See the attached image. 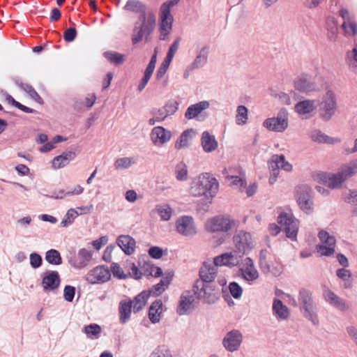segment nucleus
I'll return each mask as SVG.
<instances>
[{"instance_id":"9","label":"nucleus","mask_w":357,"mask_h":357,"mask_svg":"<svg viewBox=\"0 0 357 357\" xmlns=\"http://www.w3.org/2000/svg\"><path fill=\"white\" fill-rule=\"evenodd\" d=\"M233 241L236 249V252L243 255H248L254 248L253 241L250 233L243 230H239L233 236Z\"/></svg>"},{"instance_id":"48","label":"nucleus","mask_w":357,"mask_h":357,"mask_svg":"<svg viewBox=\"0 0 357 357\" xmlns=\"http://www.w3.org/2000/svg\"><path fill=\"white\" fill-rule=\"evenodd\" d=\"M347 63L350 67L354 68V71H357V49L354 48L351 51L347 53Z\"/></svg>"},{"instance_id":"38","label":"nucleus","mask_w":357,"mask_h":357,"mask_svg":"<svg viewBox=\"0 0 357 357\" xmlns=\"http://www.w3.org/2000/svg\"><path fill=\"white\" fill-rule=\"evenodd\" d=\"M144 272V275L153 276L155 278L162 275L161 268L155 266L150 262H144V265L140 267Z\"/></svg>"},{"instance_id":"57","label":"nucleus","mask_w":357,"mask_h":357,"mask_svg":"<svg viewBox=\"0 0 357 357\" xmlns=\"http://www.w3.org/2000/svg\"><path fill=\"white\" fill-rule=\"evenodd\" d=\"M77 34L76 29L75 27H70L64 31L63 39L68 43L73 42L75 39Z\"/></svg>"},{"instance_id":"39","label":"nucleus","mask_w":357,"mask_h":357,"mask_svg":"<svg viewBox=\"0 0 357 357\" xmlns=\"http://www.w3.org/2000/svg\"><path fill=\"white\" fill-rule=\"evenodd\" d=\"M340 169L341 171V174H343L346 180L348 178L353 176L357 174V158L351 160L347 164L342 166Z\"/></svg>"},{"instance_id":"24","label":"nucleus","mask_w":357,"mask_h":357,"mask_svg":"<svg viewBox=\"0 0 357 357\" xmlns=\"http://www.w3.org/2000/svg\"><path fill=\"white\" fill-rule=\"evenodd\" d=\"M118 245L122 249L127 255H130L135 250V240L129 235H121L116 240Z\"/></svg>"},{"instance_id":"41","label":"nucleus","mask_w":357,"mask_h":357,"mask_svg":"<svg viewBox=\"0 0 357 357\" xmlns=\"http://www.w3.org/2000/svg\"><path fill=\"white\" fill-rule=\"evenodd\" d=\"M175 176L178 181H185L188 180V167L183 161L179 162L175 166Z\"/></svg>"},{"instance_id":"18","label":"nucleus","mask_w":357,"mask_h":357,"mask_svg":"<svg viewBox=\"0 0 357 357\" xmlns=\"http://www.w3.org/2000/svg\"><path fill=\"white\" fill-rule=\"evenodd\" d=\"M241 255H238L236 251L223 253L214 258L213 263L217 267L222 266H236L239 264Z\"/></svg>"},{"instance_id":"17","label":"nucleus","mask_w":357,"mask_h":357,"mask_svg":"<svg viewBox=\"0 0 357 357\" xmlns=\"http://www.w3.org/2000/svg\"><path fill=\"white\" fill-rule=\"evenodd\" d=\"M92 258V252L85 248L78 251L77 255L68 257V263L75 268H82L88 265Z\"/></svg>"},{"instance_id":"2","label":"nucleus","mask_w":357,"mask_h":357,"mask_svg":"<svg viewBox=\"0 0 357 357\" xmlns=\"http://www.w3.org/2000/svg\"><path fill=\"white\" fill-rule=\"evenodd\" d=\"M218 188L217 179L209 173H204L192 180L189 192L195 197L204 196L211 199L216 195ZM208 203L211 204V200Z\"/></svg>"},{"instance_id":"3","label":"nucleus","mask_w":357,"mask_h":357,"mask_svg":"<svg viewBox=\"0 0 357 357\" xmlns=\"http://www.w3.org/2000/svg\"><path fill=\"white\" fill-rule=\"evenodd\" d=\"M220 288L214 282H204L197 280L193 285L194 294L199 300L207 304L215 303L220 296Z\"/></svg>"},{"instance_id":"26","label":"nucleus","mask_w":357,"mask_h":357,"mask_svg":"<svg viewBox=\"0 0 357 357\" xmlns=\"http://www.w3.org/2000/svg\"><path fill=\"white\" fill-rule=\"evenodd\" d=\"M209 105L210 104L207 100L200 101L196 104L191 105L187 108L185 113V117L188 120L195 119L198 116L202 111L208 109Z\"/></svg>"},{"instance_id":"14","label":"nucleus","mask_w":357,"mask_h":357,"mask_svg":"<svg viewBox=\"0 0 357 357\" xmlns=\"http://www.w3.org/2000/svg\"><path fill=\"white\" fill-rule=\"evenodd\" d=\"M176 231L181 235L189 236L197 233L193 218L191 216L184 215L176 221Z\"/></svg>"},{"instance_id":"27","label":"nucleus","mask_w":357,"mask_h":357,"mask_svg":"<svg viewBox=\"0 0 357 357\" xmlns=\"http://www.w3.org/2000/svg\"><path fill=\"white\" fill-rule=\"evenodd\" d=\"M132 307V301L130 299L128 301L123 300L119 303V321L121 324H124L130 320Z\"/></svg>"},{"instance_id":"12","label":"nucleus","mask_w":357,"mask_h":357,"mask_svg":"<svg viewBox=\"0 0 357 357\" xmlns=\"http://www.w3.org/2000/svg\"><path fill=\"white\" fill-rule=\"evenodd\" d=\"M319 238L324 245L317 246V250L324 256H331L335 252V238L326 231L319 232Z\"/></svg>"},{"instance_id":"34","label":"nucleus","mask_w":357,"mask_h":357,"mask_svg":"<svg viewBox=\"0 0 357 357\" xmlns=\"http://www.w3.org/2000/svg\"><path fill=\"white\" fill-rule=\"evenodd\" d=\"M123 9L135 13H139L140 15L146 13V5L139 0H128Z\"/></svg>"},{"instance_id":"47","label":"nucleus","mask_w":357,"mask_h":357,"mask_svg":"<svg viewBox=\"0 0 357 357\" xmlns=\"http://www.w3.org/2000/svg\"><path fill=\"white\" fill-rule=\"evenodd\" d=\"M151 357H172V354L167 346L160 345L151 353Z\"/></svg>"},{"instance_id":"54","label":"nucleus","mask_w":357,"mask_h":357,"mask_svg":"<svg viewBox=\"0 0 357 357\" xmlns=\"http://www.w3.org/2000/svg\"><path fill=\"white\" fill-rule=\"evenodd\" d=\"M163 108L169 116L173 115L178 110V102L174 100H170L165 105Z\"/></svg>"},{"instance_id":"19","label":"nucleus","mask_w":357,"mask_h":357,"mask_svg":"<svg viewBox=\"0 0 357 357\" xmlns=\"http://www.w3.org/2000/svg\"><path fill=\"white\" fill-rule=\"evenodd\" d=\"M217 273L218 267L214 264L204 262L199 272V281L212 282L216 278Z\"/></svg>"},{"instance_id":"55","label":"nucleus","mask_w":357,"mask_h":357,"mask_svg":"<svg viewBox=\"0 0 357 357\" xmlns=\"http://www.w3.org/2000/svg\"><path fill=\"white\" fill-rule=\"evenodd\" d=\"M342 28L346 34L356 35L357 33V24L354 22H349L347 23L344 21L342 24Z\"/></svg>"},{"instance_id":"45","label":"nucleus","mask_w":357,"mask_h":357,"mask_svg":"<svg viewBox=\"0 0 357 357\" xmlns=\"http://www.w3.org/2000/svg\"><path fill=\"white\" fill-rule=\"evenodd\" d=\"M155 211L160 216V218L163 221H167L170 220L172 217V208L168 205H158L156 206Z\"/></svg>"},{"instance_id":"15","label":"nucleus","mask_w":357,"mask_h":357,"mask_svg":"<svg viewBox=\"0 0 357 357\" xmlns=\"http://www.w3.org/2000/svg\"><path fill=\"white\" fill-rule=\"evenodd\" d=\"M61 283L59 273L56 271H47L44 273L41 285L45 292L53 291L57 289Z\"/></svg>"},{"instance_id":"10","label":"nucleus","mask_w":357,"mask_h":357,"mask_svg":"<svg viewBox=\"0 0 357 357\" xmlns=\"http://www.w3.org/2000/svg\"><path fill=\"white\" fill-rule=\"evenodd\" d=\"M278 222L283 227L287 238H294L296 237L298 225L291 215L284 212L281 213L278 217Z\"/></svg>"},{"instance_id":"63","label":"nucleus","mask_w":357,"mask_h":357,"mask_svg":"<svg viewBox=\"0 0 357 357\" xmlns=\"http://www.w3.org/2000/svg\"><path fill=\"white\" fill-rule=\"evenodd\" d=\"M165 290V287L162 285H160V282L153 285L152 288L147 291L148 293H150V295H153V296H158Z\"/></svg>"},{"instance_id":"62","label":"nucleus","mask_w":357,"mask_h":357,"mask_svg":"<svg viewBox=\"0 0 357 357\" xmlns=\"http://www.w3.org/2000/svg\"><path fill=\"white\" fill-rule=\"evenodd\" d=\"M177 3H178L174 0H168L161 5L160 11L171 14V8Z\"/></svg>"},{"instance_id":"20","label":"nucleus","mask_w":357,"mask_h":357,"mask_svg":"<svg viewBox=\"0 0 357 357\" xmlns=\"http://www.w3.org/2000/svg\"><path fill=\"white\" fill-rule=\"evenodd\" d=\"M243 264L244 266L240 269L243 278L248 282L256 280L259 278V273L255 267L253 260L246 257Z\"/></svg>"},{"instance_id":"16","label":"nucleus","mask_w":357,"mask_h":357,"mask_svg":"<svg viewBox=\"0 0 357 357\" xmlns=\"http://www.w3.org/2000/svg\"><path fill=\"white\" fill-rule=\"evenodd\" d=\"M190 291H184L181 297L176 312L179 315L189 314L194 310L195 296Z\"/></svg>"},{"instance_id":"43","label":"nucleus","mask_w":357,"mask_h":357,"mask_svg":"<svg viewBox=\"0 0 357 357\" xmlns=\"http://www.w3.org/2000/svg\"><path fill=\"white\" fill-rule=\"evenodd\" d=\"M160 23L159 29H162L165 31V29L172 30V24H173V16L171 14L165 13L160 11Z\"/></svg>"},{"instance_id":"58","label":"nucleus","mask_w":357,"mask_h":357,"mask_svg":"<svg viewBox=\"0 0 357 357\" xmlns=\"http://www.w3.org/2000/svg\"><path fill=\"white\" fill-rule=\"evenodd\" d=\"M148 253L151 258L159 259L163 255V250L158 246H152L149 249Z\"/></svg>"},{"instance_id":"4","label":"nucleus","mask_w":357,"mask_h":357,"mask_svg":"<svg viewBox=\"0 0 357 357\" xmlns=\"http://www.w3.org/2000/svg\"><path fill=\"white\" fill-rule=\"evenodd\" d=\"M300 308L304 312V317L312 321L314 325L319 324L316 307L313 305L312 292L306 289H301L298 294Z\"/></svg>"},{"instance_id":"7","label":"nucleus","mask_w":357,"mask_h":357,"mask_svg":"<svg viewBox=\"0 0 357 357\" xmlns=\"http://www.w3.org/2000/svg\"><path fill=\"white\" fill-rule=\"evenodd\" d=\"M288 116L287 109L281 108L277 116L266 119L263 123V126L268 130L282 132L288 127Z\"/></svg>"},{"instance_id":"49","label":"nucleus","mask_w":357,"mask_h":357,"mask_svg":"<svg viewBox=\"0 0 357 357\" xmlns=\"http://www.w3.org/2000/svg\"><path fill=\"white\" fill-rule=\"evenodd\" d=\"M229 289L231 295L236 299L240 298L242 296L243 289L236 282H231L229 284Z\"/></svg>"},{"instance_id":"60","label":"nucleus","mask_w":357,"mask_h":357,"mask_svg":"<svg viewBox=\"0 0 357 357\" xmlns=\"http://www.w3.org/2000/svg\"><path fill=\"white\" fill-rule=\"evenodd\" d=\"M275 159H278L280 164V169H284L286 172H290L292 169V165L285 160V157L284 155H278V157H275Z\"/></svg>"},{"instance_id":"33","label":"nucleus","mask_w":357,"mask_h":357,"mask_svg":"<svg viewBox=\"0 0 357 357\" xmlns=\"http://www.w3.org/2000/svg\"><path fill=\"white\" fill-rule=\"evenodd\" d=\"M273 312L280 319H286L289 316L288 307L278 298H275L273 301Z\"/></svg>"},{"instance_id":"44","label":"nucleus","mask_w":357,"mask_h":357,"mask_svg":"<svg viewBox=\"0 0 357 357\" xmlns=\"http://www.w3.org/2000/svg\"><path fill=\"white\" fill-rule=\"evenodd\" d=\"M101 331V327L97 324H91L84 327V332L91 339L98 338Z\"/></svg>"},{"instance_id":"53","label":"nucleus","mask_w":357,"mask_h":357,"mask_svg":"<svg viewBox=\"0 0 357 357\" xmlns=\"http://www.w3.org/2000/svg\"><path fill=\"white\" fill-rule=\"evenodd\" d=\"M30 265L33 268H38L42 266L43 259L42 257L36 253L33 252L29 255Z\"/></svg>"},{"instance_id":"22","label":"nucleus","mask_w":357,"mask_h":357,"mask_svg":"<svg viewBox=\"0 0 357 357\" xmlns=\"http://www.w3.org/2000/svg\"><path fill=\"white\" fill-rule=\"evenodd\" d=\"M324 296L325 301L328 303L330 305L333 307L337 308L341 311H345L348 310L349 306L346 304L345 301L337 296L333 291L330 289H326L324 291Z\"/></svg>"},{"instance_id":"61","label":"nucleus","mask_w":357,"mask_h":357,"mask_svg":"<svg viewBox=\"0 0 357 357\" xmlns=\"http://www.w3.org/2000/svg\"><path fill=\"white\" fill-rule=\"evenodd\" d=\"M177 3H178L174 0H168L161 5L160 11L171 14V8Z\"/></svg>"},{"instance_id":"6","label":"nucleus","mask_w":357,"mask_h":357,"mask_svg":"<svg viewBox=\"0 0 357 357\" xmlns=\"http://www.w3.org/2000/svg\"><path fill=\"white\" fill-rule=\"evenodd\" d=\"M294 196L297 204L303 212L310 214L313 211L312 190L307 185H301L295 188Z\"/></svg>"},{"instance_id":"36","label":"nucleus","mask_w":357,"mask_h":357,"mask_svg":"<svg viewBox=\"0 0 357 357\" xmlns=\"http://www.w3.org/2000/svg\"><path fill=\"white\" fill-rule=\"evenodd\" d=\"M149 296L150 293H148L147 291H143L135 297L133 305V311L135 313L139 312L144 308Z\"/></svg>"},{"instance_id":"8","label":"nucleus","mask_w":357,"mask_h":357,"mask_svg":"<svg viewBox=\"0 0 357 357\" xmlns=\"http://www.w3.org/2000/svg\"><path fill=\"white\" fill-rule=\"evenodd\" d=\"M336 109L335 95L333 91L328 90L323 96L319 105L320 116L324 121H328L335 114Z\"/></svg>"},{"instance_id":"37","label":"nucleus","mask_w":357,"mask_h":357,"mask_svg":"<svg viewBox=\"0 0 357 357\" xmlns=\"http://www.w3.org/2000/svg\"><path fill=\"white\" fill-rule=\"evenodd\" d=\"M194 131L192 128L183 131L175 144V148L181 149L189 146V142L192 139L191 133Z\"/></svg>"},{"instance_id":"32","label":"nucleus","mask_w":357,"mask_h":357,"mask_svg":"<svg viewBox=\"0 0 357 357\" xmlns=\"http://www.w3.org/2000/svg\"><path fill=\"white\" fill-rule=\"evenodd\" d=\"M294 87L296 90L307 93L315 89V84L310 82L307 77L302 76L294 81Z\"/></svg>"},{"instance_id":"35","label":"nucleus","mask_w":357,"mask_h":357,"mask_svg":"<svg viewBox=\"0 0 357 357\" xmlns=\"http://www.w3.org/2000/svg\"><path fill=\"white\" fill-rule=\"evenodd\" d=\"M327 37L330 41H335L338 35L337 22L334 17L326 20Z\"/></svg>"},{"instance_id":"42","label":"nucleus","mask_w":357,"mask_h":357,"mask_svg":"<svg viewBox=\"0 0 357 357\" xmlns=\"http://www.w3.org/2000/svg\"><path fill=\"white\" fill-rule=\"evenodd\" d=\"M104 56L112 63L116 66L121 65L125 61V55L116 52L107 51L104 53Z\"/></svg>"},{"instance_id":"1","label":"nucleus","mask_w":357,"mask_h":357,"mask_svg":"<svg viewBox=\"0 0 357 357\" xmlns=\"http://www.w3.org/2000/svg\"><path fill=\"white\" fill-rule=\"evenodd\" d=\"M156 17L153 13L149 12L139 15L132 29L131 40L132 45H136L143 40L145 43L151 41V35L155 28Z\"/></svg>"},{"instance_id":"52","label":"nucleus","mask_w":357,"mask_h":357,"mask_svg":"<svg viewBox=\"0 0 357 357\" xmlns=\"http://www.w3.org/2000/svg\"><path fill=\"white\" fill-rule=\"evenodd\" d=\"M111 271L114 277L119 279H126L128 278V275L124 273L123 269L117 263L113 262L111 264Z\"/></svg>"},{"instance_id":"51","label":"nucleus","mask_w":357,"mask_h":357,"mask_svg":"<svg viewBox=\"0 0 357 357\" xmlns=\"http://www.w3.org/2000/svg\"><path fill=\"white\" fill-rule=\"evenodd\" d=\"M133 162L130 158H121L117 159L114 162V166L116 169H126L130 167Z\"/></svg>"},{"instance_id":"23","label":"nucleus","mask_w":357,"mask_h":357,"mask_svg":"<svg viewBox=\"0 0 357 357\" xmlns=\"http://www.w3.org/2000/svg\"><path fill=\"white\" fill-rule=\"evenodd\" d=\"M321 179L324 180L325 184L330 188H339L346 181L340 169L336 174H322Z\"/></svg>"},{"instance_id":"29","label":"nucleus","mask_w":357,"mask_h":357,"mask_svg":"<svg viewBox=\"0 0 357 357\" xmlns=\"http://www.w3.org/2000/svg\"><path fill=\"white\" fill-rule=\"evenodd\" d=\"M201 144L203 150L206 153L212 152L218 148V142L215 136L211 135L208 131L203 132Z\"/></svg>"},{"instance_id":"46","label":"nucleus","mask_w":357,"mask_h":357,"mask_svg":"<svg viewBox=\"0 0 357 357\" xmlns=\"http://www.w3.org/2000/svg\"><path fill=\"white\" fill-rule=\"evenodd\" d=\"M248 120V109L244 105H239L237 107L236 123L243 125L246 123Z\"/></svg>"},{"instance_id":"30","label":"nucleus","mask_w":357,"mask_h":357,"mask_svg":"<svg viewBox=\"0 0 357 357\" xmlns=\"http://www.w3.org/2000/svg\"><path fill=\"white\" fill-rule=\"evenodd\" d=\"M314 100H305L297 102L294 109L300 115L308 114L313 112L317 106Z\"/></svg>"},{"instance_id":"56","label":"nucleus","mask_w":357,"mask_h":357,"mask_svg":"<svg viewBox=\"0 0 357 357\" xmlns=\"http://www.w3.org/2000/svg\"><path fill=\"white\" fill-rule=\"evenodd\" d=\"M75 294V288L70 285H66L63 290V296L66 301L72 302Z\"/></svg>"},{"instance_id":"21","label":"nucleus","mask_w":357,"mask_h":357,"mask_svg":"<svg viewBox=\"0 0 357 357\" xmlns=\"http://www.w3.org/2000/svg\"><path fill=\"white\" fill-rule=\"evenodd\" d=\"M171 137V132L162 126L153 128L151 133V139L154 144H164L169 141Z\"/></svg>"},{"instance_id":"59","label":"nucleus","mask_w":357,"mask_h":357,"mask_svg":"<svg viewBox=\"0 0 357 357\" xmlns=\"http://www.w3.org/2000/svg\"><path fill=\"white\" fill-rule=\"evenodd\" d=\"M151 114L155 116L158 122L164 121L169 115L166 114L165 109L162 107L159 109H153Z\"/></svg>"},{"instance_id":"31","label":"nucleus","mask_w":357,"mask_h":357,"mask_svg":"<svg viewBox=\"0 0 357 357\" xmlns=\"http://www.w3.org/2000/svg\"><path fill=\"white\" fill-rule=\"evenodd\" d=\"M162 302L161 300H155L153 302L149 310V318L153 324L160 321L162 313Z\"/></svg>"},{"instance_id":"40","label":"nucleus","mask_w":357,"mask_h":357,"mask_svg":"<svg viewBox=\"0 0 357 357\" xmlns=\"http://www.w3.org/2000/svg\"><path fill=\"white\" fill-rule=\"evenodd\" d=\"M45 260L52 265H61L62 264V258L60 252L55 250L51 249L46 252Z\"/></svg>"},{"instance_id":"64","label":"nucleus","mask_w":357,"mask_h":357,"mask_svg":"<svg viewBox=\"0 0 357 357\" xmlns=\"http://www.w3.org/2000/svg\"><path fill=\"white\" fill-rule=\"evenodd\" d=\"M303 6L308 9H314L319 6L324 0H301Z\"/></svg>"},{"instance_id":"5","label":"nucleus","mask_w":357,"mask_h":357,"mask_svg":"<svg viewBox=\"0 0 357 357\" xmlns=\"http://www.w3.org/2000/svg\"><path fill=\"white\" fill-rule=\"evenodd\" d=\"M237 222L229 216L217 215L208 220L206 223V229L209 232H224L227 235L236 229Z\"/></svg>"},{"instance_id":"13","label":"nucleus","mask_w":357,"mask_h":357,"mask_svg":"<svg viewBox=\"0 0 357 357\" xmlns=\"http://www.w3.org/2000/svg\"><path fill=\"white\" fill-rule=\"evenodd\" d=\"M109 270L104 266H99L90 271L86 275V280L91 284L103 283L110 279Z\"/></svg>"},{"instance_id":"25","label":"nucleus","mask_w":357,"mask_h":357,"mask_svg":"<svg viewBox=\"0 0 357 357\" xmlns=\"http://www.w3.org/2000/svg\"><path fill=\"white\" fill-rule=\"evenodd\" d=\"M76 153L73 151H67L61 155L56 156L52 161V167L54 169H61L66 167L69 162L75 159Z\"/></svg>"},{"instance_id":"11","label":"nucleus","mask_w":357,"mask_h":357,"mask_svg":"<svg viewBox=\"0 0 357 357\" xmlns=\"http://www.w3.org/2000/svg\"><path fill=\"white\" fill-rule=\"evenodd\" d=\"M242 341L241 333L234 329L226 333L222 340V345L227 351L234 352L239 349Z\"/></svg>"},{"instance_id":"50","label":"nucleus","mask_w":357,"mask_h":357,"mask_svg":"<svg viewBox=\"0 0 357 357\" xmlns=\"http://www.w3.org/2000/svg\"><path fill=\"white\" fill-rule=\"evenodd\" d=\"M345 202L355 206L351 213L353 215L357 216V190H350L349 196L346 198Z\"/></svg>"},{"instance_id":"28","label":"nucleus","mask_w":357,"mask_h":357,"mask_svg":"<svg viewBox=\"0 0 357 357\" xmlns=\"http://www.w3.org/2000/svg\"><path fill=\"white\" fill-rule=\"evenodd\" d=\"M208 54V47H203L200 50L199 54L197 55L193 62L187 67V70H193L196 68L203 67L207 62Z\"/></svg>"}]
</instances>
